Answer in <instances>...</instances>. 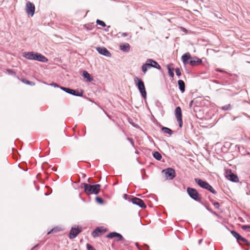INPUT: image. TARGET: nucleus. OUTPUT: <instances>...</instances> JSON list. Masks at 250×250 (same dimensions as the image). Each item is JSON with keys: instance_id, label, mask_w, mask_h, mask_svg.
<instances>
[{"instance_id": "nucleus-1", "label": "nucleus", "mask_w": 250, "mask_h": 250, "mask_svg": "<svg viewBox=\"0 0 250 250\" xmlns=\"http://www.w3.org/2000/svg\"><path fill=\"white\" fill-rule=\"evenodd\" d=\"M23 56L28 60H34L42 62H46L47 61V59L42 54L32 52H24L23 53Z\"/></svg>"}, {"instance_id": "nucleus-2", "label": "nucleus", "mask_w": 250, "mask_h": 250, "mask_svg": "<svg viewBox=\"0 0 250 250\" xmlns=\"http://www.w3.org/2000/svg\"><path fill=\"white\" fill-rule=\"evenodd\" d=\"M100 187L101 186L99 184L92 185L84 184V191L87 194H98L100 191Z\"/></svg>"}, {"instance_id": "nucleus-3", "label": "nucleus", "mask_w": 250, "mask_h": 250, "mask_svg": "<svg viewBox=\"0 0 250 250\" xmlns=\"http://www.w3.org/2000/svg\"><path fill=\"white\" fill-rule=\"evenodd\" d=\"M134 83L138 87V88L140 92L141 93L142 97L144 98H146V88L143 81L141 79H139L138 77L134 78Z\"/></svg>"}, {"instance_id": "nucleus-4", "label": "nucleus", "mask_w": 250, "mask_h": 250, "mask_svg": "<svg viewBox=\"0 0 250 250\" xmlns=\"http://www.w3.org/2000/svg\"><path fill=\"white\" fill-rule=\"evenodd\" d=\"M195 181L201 188L208 190L213 194H216V191L214 188L207 182L204 181L201 179L195 178Z\"/></svg>"}, {"instance_id": "nucleus-5", "label": "nucleus", "mask_w": 250, "mask_h": 250, "mask_svg": "<svg viewBox=\"0 0 250 250\" xmlns=\"http://www.w3.org/2000/svg\"><path fill=\"white\" fill-rule=\"evenodd\" d=\"M108 229L103 226L97 227L91 233L93 237H99L107 232Z\"/></svg>"}, {"instance_id": "nucleus-6", "label": "nucleus", "mask_w": 250, "mask_h": 250, "mask_svg": "<svg viewBox=\"0 0 250 250\" xmlns=\"http://www.w3.org/2000/svg\"><path fill=\"white\" fill-rule=\"evenodd\" d=\"M187 192L191 198L197 201H201V197L196 189L191 188H187Z\"/></svg>"}, {"instance_id": "nucleus-7", "label": "nucleus", "mask_w": 250, "mask_h": 250, "mask_svg": "<svg viewBox=\"0 0 250 250\" xmlns=\"http://www.w3.org/2000/svg\"><path fill=\"white\" fill-rule=\"evenodd\" d=\"M162 172L165 174L167 180H172L176 176L175 170L172 168H167L164 169Z\"/></svg>"}, {"instance_id": "nucleus-8", "label": "nucleus", "mask_w": 250, "mask_h": 250, "mask_svg": "<svg viewBox=\"0 0 250 250\" xmlns=\"http://www.w3.org/2000/svg\"><path fill=\"white\" fill-rule=\"evenodd\" d=\"M225 177L229 180L234 182H238L239 179L237 176L231 172V169H227L225 171Z\"/></svg>"}, {"instance_id": "nucleus-9", "label": "nucleus", "mask_w": 250, "mask_h": 250, "mask_svg": "<svg viewBox=\"0 0 250 250\" xmlns=\"http://www.w3.org/2000/svg\"><path fill=\"white\" fill-rule=\"evenodd\" d=\"M175 115L177 121L179 123L180 127H182L183 125L182 114L181 108L180 106H177L175 109Z\"/></svg>"}, {"instance_id": "nucleus-10", "label": "nucleus", "mask_w": 250, "mask_h": 250, "mask_svg": "<svg viewBox=\"0 0 250 250\" xmlns=\"http://www.w3.org/2000/svg\"><path fill=\"white\" fill-rule=\"evenodd\" d=\"M35 5L32 3L30 1H28L26 3L25 11L28 15L32 17L35 13Z\"/></svg>"}, {"instance_id": "nucleus-11", "label": "nucleus", "mask_w": 250, "mask_h": 250, "mask_svg": "<svg viewBox=\"0 0 250 250\" xmlns=\"http://www.w3.org/2000/svg\"><path fill=\"white\" fill-rule=\"evenodd\" d=\"M61 89L69 94L77 96H82L83 94V92L82 91H76L64 87H61Z\"/></svg>"}, {"instance_id": "nucleus-12", "label": "nucleus", "mask_w": 250, "mask_h": 250, "mask_svg": "<svg viewBox=\"0 0 250 250\" xmlns=\"http://www.w3.org/2000/svg\"><path fill=\"white\" fill-rule=\"evenodd\" d=\"M82 231L81 228H72L69 232V237L70 239H74L77 235Z\"/></svg>"}, {"instance_id": "nucleus-13", "label": "nucleus", "mask_w": 250, "mask_h": 250, "mask_svg": "<svg viewBox=\"0 0 250 250\" xmlns=\"http://www.w3.org/2000/svg\"><path fill=\"white\" fill-rule=\"evenodd\" d=\"M131 201L133 204L138 205L141 208H145L146 207V206L143 201L140 198L134 197L132 199Z\"/></svg>"}, {"instance_id": "nucleus-14", "label": "nucleus", "mask_w": 250, "mask_h": 250, "mask_svg": "<svg viewBox=\"0 0 250 250\" xmlns=\"http://www.w3.org/2000/svg\"><path fill=\"white\" fill-rule=\"evenodd\" d=\"M114 238L116 241H120L124 239L123 236L116 232H110V239Z\"/></svg>"}, {"instance_id": "nucleus-15", "label": "nucleus", "mask_w": 250, "mask_h": 250, "mask_svg": "<svg viewBox=\"0 0 250 250\" xmlns=\"http://www.w3.org/2000/svg\"><path fill=\"white\" fill-rule=\"evenodd\" d=\"M232 235L235 237L236 238V239H237V240L238 241H241L242 242H244V243H245L247 241V240L242 237L240 235H239L237 232H236V231H231V232Z\"/></svg>"}, {"instance_id": "nucleus-16", "label": "nucleus", "mask_w": 250, "mask_h": 250, "mask_svg": "<svg viewBox=\"0 0 250 250\" xmlns=\"http://www.w3.org/2000/svg\"><path fill=\"white\" fill-rule=\"evenodd\" d=\"M147 63L150 64V66H151L152 67L160 69L161 66L160 65L155 61H153L152 59H147L146 60Z\"/></svg>"}, {"instance_id": "nucleus-17", "label": "nucleus", "mask_w": 250, "mask_h": 250, "mask_svg": "<svg viewBox=\"0 0 250 250\" xmlns=\"http://www.w3.org/2000/svg\"><path fill=\"white\" fill-rule=\"evenodd\" d=\"M96 50L102 55L108 56L109 54V51L104 47H97Z\"/></svg>"}, {"instance_id": "nucleus-18", "label": "nucleus", "mask_w": 250, "mask_h": 250, "mask_svg": "<svg viewBox=\"0 0 250 250\" xmlns=\"http://www.w3.org/2000/svg\"><path fill=\"white\" fill-rule=\"evenodd\" d=\"M120 48L124 52H127L129 51L130 47L128 43H123L120 44Z\"/></svg>"}, {"instance_id": "nucleus-19", "label": "nucleus", "mask_w": 250, "mask_h": 250, "mask_svg": "<svg viewBox=\"0 0 250 250\" xmlns=\"http://www.w3.org/2000/svg\"><path fill=\"white\" fill-rule=\"evenodd\" d=\"M191 58V56L189 53H185L182 56V61L185 64L188 63V61Z\"/></svg>"}, {"instance_id": "nucleus-20", "label": "nucleus", "mask_w": 250, "mask_h": 250, "mask_svg": "<svg viewBox=\"0 0 250 250\" xmlns=\"http://www.w3.org/2000/svg\"><path fill=\"white\" fill-rule=\"evenodd\" d=\"M178 84L180 90L184 92L185 90V83L182 80H179L178 81Z\"/></svg>"}, {"instance_id": "nucleus-21", "label": "nucleus", "mask_w": 250, "mask_h": 250, "mask_svg": "<svg viewBox=\"0 0 250 250\" xmlns=\"http://www.w3.org/2000/svg\"><path fill=\"white\" fill-rule=\"evenodd\" d=\"M83 76L84 78L86 79L87 81L88 82H91L93 80L90 75L86 71H83Z\"/></svg>"}, {"instance_id": "nucleus-22", "label": "nucleus", "mask_w": 250, "mask_h": 250, "mask_svg": "<svg viewBox=\"0 0 250 250\" xmlns=\"http://www.w3.org/2000/svg\"><path fill=\"white\" fill-rule=\"evenodd\" d=\"M196 60L190 61L188 63L192 66H195V65L198 64L199 63H200L202 62V61L201 59H200L198 58H196Z\"/></svg>"}, {"instance_id": "nucleus-23", "label": "nucleus", "mask_w": 250, "mask_h": 250, "mask_svg": "<svg viewBox=\"0 0 250 250\" xmlns=\"http://www.w3.org/2000/svg\"><path fill=\"white\" fill-rule=\"evenodd\" d=\"M162 131L164 133L166 134H168L169 135H171L173 131L169 128L166 127H163L162 128Z\"/></svg>"}, {"instance_id": "nucleus-24", "label": "nucleus", "mask_w": 250, "mask_h": 250, "mask_svg": "<svg viewBox=\"0 0 250 250\" xmlns=\"http://www.w3.org/2000/svg\"><path fill=\"white\" fill-rule=\"evenodd\" d=\"M153 156L157 160H160L162 159V155L159 152L155 151Z\"/></svg>"}, {"instance_id": "nucleus-25", "label": "nucleus", "mask_w": 250, "mask_h": 250, "mask_svg": "<svg viewBox=\"0 0 250 250\" xmlns=\"http://www.w3.org/2000/svg\"><path fill=\"white\" fill-rule=\"evenodd\" d=\"M149 65H150V64H149L147 61H146V63L144 64L142 66V71L143 72V73L144 74H146L147 70V66H149Z\"/></svg>"}, {"instance_id": "nucleus-26", "label": "nucleus", "mask_w": 250, "mask_h": 250, "mask_svg": "<svg viewBox=\"0 0 250 250\" xmlns=\"http://www.w3.org/2000/svg\"><path fill=\"white\" fill-rule=\"evenodd\" d=\"M167 69H168V74L169 75L173 78L174 77V72H173V68H171L170 67V65H168L167 66Z\"/></svg>"}, {"instance_id": "nucleus-27", "label": "nucleus", "mask_w": 250, "mask_h": 250, "mask_svg": "<svg viewBox=\"0 0 250 250\" xmlns=\"http://www.w3.org/2000/svg\"><path fill=\"white\" fill-rule=\"evenodd\" d=\"M20 80L23 83H25V84H28V85H35V83L34 82H30L28 80H27L26 79H20Z\"/></svg>"}, {"instance_id": "nucleus-28", "label": "nucleus", "mask_w": 250, "mask_h": 250, "mask_svg": "<svg viewBox=\"0 0 250 250\" xmlns=\"http://www.w3.org/2000/svg\"><path fill=\"white\" fill-rule=\"evenodd\" d=\"M241 228L244 230H248V231H250V226L243 225L241 227Z\"/></svg>"}, {"instance_id": "nucleus-29", "label": "nucleus", "mask_w": 250, "mask_h": 250, "mask_svg": "<svg viewBox=\"0 0 250 250\" xmlns=\"http://www.w3.org/2000/svg\"><path fill=\"white\" fill-rule=\"evenodd\" d=\"M231 108V105L230 104H229L228 105H226L222 107V109L225 110H228L230 109Z\"/></svg>"}, {"instance_id": "nucleus-30", "label": "nucleus", "mask_w": 250, "mask_h": 250, "mask_svg": "<svg viewBox=\"0 0 250 250\" xmlns=\"http://www.w3.org/2000/svg\"><path fill=\"white\" fill-rule=\"evenodd\" d=\"M96 22L97 24H98L99 25H102V26H105V24L104 23V22L102 21H100L99 20H97V21H96Z\"/></svg>"}, {"instance_id": "nucleus-31", "label": "nucleus", "mask_w": 250, "mask_h": 250, "mask_svg": "<svg viewBox=\"0 0 250 250\" xmlns=\"http://www.w3.org/2000/svg\"><path fill=\"white\" fill-rule=\"evenodd\" d=\"M86 247L87 250H96V249L89 244H87Z\"/></svg>"}, {"instance_id": "nucleus-32", "label": "nucleus", "mask_w": 250, "mask_h": 250, "mask_svg": "<svg viewBox=\"0 0 250 250\" xmlns=\"http://www.w3.org/2000/svg\"><path fill=\"white\" fill-rule=\"evenodd\" d=\"M58 231V229H57L54 228L52 229L50 231L48 232L47 234H49L51 233H55Z\"/></svg>"}, {"instance_id": "nucleus-33", "label": "nucleus", "mask_w": 250, "mask_h": 250, "mask_svg": "<svg viewBox=\"0 0 250 250\" xmlns=\"http://www.w3.org/2000/svg\"><path fill=\"white\" fill-rule=\"evenodd\" d=\"M175 72H176V75H177L178 76H181V73L180 69L179 68H177L175 69Z\"/></svg>"}, {"instance_id": "nucleus-34", "label": "nucleus", "mask_w": 250, "mask_h": 250, "mask_svg": "<svg viewBox=\"0 0 250 250\" xmlns=\"http://www.w3.org/2000/svg\"><path fill=\"white\" fill-rule=\"evenodd\" d=\"M6 71L9 74L15 75L16 74V73L14 71H13L12 70L10 69H7Z\"/></svg>"}, {"instance_id": "nucleus-35", "label": "nucleus", "mask_w": 250, "mask_h": 250, "mask_svg": "<svg viewBox=\"0 0 250 250\" xmlns=\"http://www.w3.org/2000/svg\"><path fill=\"white\" fill-rule=\"evenodd\" d=\"M96 200L97 201V202L100 204L102 203L103 201V199L100 197H96Z\"/></svg>"}, {"instance_id": "nucleus-36", "label": "nucleus", "mask_w": 250, "mask_h": 250, "mask_svg": "<svg viewBox=\"0 0 250 250\" xmlns=\"http://www.w3.org/2000/svg\"><path fill=\"white\" fill-rule=\"evenodd\" d=\"M180 28L186 34H187L188 33V30L185 28L181 27Z\"/></svg>"}, {"instance_id": "nucleus-37", "label": "nucleus", "mask_w": 250, "mask_h": 250, "mask_svg": "<svg viewBox=\"0 0 250 250\" xmlns=\"http://www.w3.org/2000/svg\"><path fill=\"white\" fill-rule=\"evenodd\" d=\"M214 206L216 208H219L220 205L218 202H215L214 203Z\"/></svg>"}, {"instance_id": "nucleus-38", "label": "nucleus", "mask_w": 250, "mask_h": 250, "mask_svg": "<svg viewBox=\"0 0 250 250\" xmlns=\"http://www.w3.org/2000/svg\"><path fill=\"white\" fill-rule=\"evenodd\" d=\"M193 101H191L189 104V106L190 107H191L192 105V104H193Z\"/></svg>"}, {"instance_id": "nucleus-39", "label": "nucleus", "mask_w": 250, "mask_h": 250, "mask_svg": "<svg viewBox=\"0 0 250 250\" xmlns=\"http://www.w3.org/2000/svg\"><path fill=\"white\" fill-rule=\"evenodd\" d=\"M122 35H123V36H124V37H125V36H127V33H123V34H122Z\"/></svg>"}, {"instance_id": "nucleus-40", "label": "nucleus", "mask_w": 250, "mask_h": 250, "mask_svg": "<svg viewBox=\"0 0 250 250\" xmlns=\"http://www.w3.org/2000/svg\"><path fill=\"white\" fill-rule=\"evenodd\" d=\"M106 237H107V238H109V234H107V235H106Z\"/></svg>"}, {"instance_id": "nucleus-41", "label": "nucleus", "mask_w": 250, "mask_h": 250, "mask_svg": "<svg viewBox=\"0 0 250 250\" xmlns=\"http://www.w3.org/2000/svg\"><path fill=\"white\" fill-rule=\"evenodd\" d=\"M151 67H152L151 66H147V69L150 68Z\"/></svg>"}]
</instances>
